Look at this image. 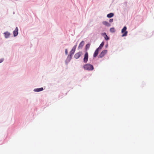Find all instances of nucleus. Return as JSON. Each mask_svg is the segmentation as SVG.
Returning a JSON list of instances; mask_svg holds the SVG:
<instances>
[{"mask_svg":"<svg viewBox=\"0 0 154 154\" xmlns=\"http://www.w3.org/2000/svg\"><path fill=\"white\" fill-rule=\"evenodd\" d=\"M14 35V36H17L18 34V28L16 27L14 30L13 32Z\"/></svg>","mask_w":154,"mask_h":154,"instance_id":"obj_7","label":"nucleus"},{"mask_svg":"<svg viewBox=\"0 0 154 154\" xmlns=\"http://www.w3.org/2000/svg\"><path fill=\"white\" fill-rule=\"evenodd\" d=\"M84 45V41H82L79 45L78 48H82Z\"/></svg>","mask_w":154,"mask_h":154,"instance_id":"obj_11","label":"nucleus"},{"mask_svg":"<svg viewBox=\"0 0 154 154\" xmlns=\"http://www.w3.org/2000/svg\"><path fill=\"white\" fill-rule=\"evenodd\" d=\"M90 46V44H88L86 45V47L87 49H88Z\"/></svg>","mask_w":154,"mask_h":154,"instance_id":"obj_17","label":"nucleus"},{"mask_svg":"<svg viewBox=\"0 0 154 154\" xmlns=\"http://www.w3.org/2000/svg\"><path fill=\"white\" fill-rule=\"evenodd\" d=\"M76 45H75L72 49L71 51H70L69 54L70 56H71L74 53L76 48Z\"/></svg>","mask_w":154,"mask_h":154,"instance_id":"obj_5","label":"nucleus"},{"mask_svg":"<svg viewBox=\"0 0 154 154\" xmlns=\"http://www.w3.org/2000/svg\"><path fill=\"white\" fill-rule=\"evenodd\" d=\"M104 45V42H103L101 43L99 47L97 48L99 50H100L102 49L103 46Z\"/></svg>","mask_w":154,"mask_h":154,"instance_id":"obj_13","label":"nucleus"},{"mask_svg":"<svg viewBox=\"0 0 154 154\" xmlns=\"http://www.w3.org/2000/svg\"><path fill=\"white\" fill-rule=\"evenodd\" d=\"M102 23L106 26H110V24L107 22L106 21H104Z\"/></svg>","mask_w":154,"mask_h":154,"instance_id":"obj_12","label":"nucleus"},{"mask_svg":"<svg viewBox=\"0 0 154 154\" xmlns=\"http://www.w3.org/2000/svg\"><path fill=\"white\" fill-rule=\"evenodd\" d=\"M99 51V50L97 48L95 50L93 55V57H96L97 56L98 54Z\"/></svg>","mask_w":154,"mask_h":154,"instance_id":"obj_9","label":"nucleus"},{"mask_svg":"<svg viewBox=\"0 0 154 154\" xmlns=\"http://www.w3.org/2000/svg\"><path fill=\"white\" fill-rule=\"evenodd\" d=\"M102 34L103 35H105V36L106 35H107L106 34V33L104 32V33H102Z\"/></svg>","mask_w":154,"mask_h":154,"instance_id":"obj_21","label":"nucleus"},{"mask_svg":"<svg viewBox=\"0 0 154 154\" xmlns=\"http://www.w3.org/2000/svg\"><path fill=\"white\" fill-rule=\"evenodd\" d=\"M3 60H4L3 59H0V63H1L3 61Z\"/></svg>","mask_w":154,"mask_h":154,"instance_id":"obj_20","label":"nucleus"},{"mask_svg":"<svg viewBox=\"0 0 154 154\" xmlns=\"http://www.w3.org/2000/svg\"><path fill=\"white\" fill-rule=\"evenodd\" d=\"M114 16V14L113 13H110L107 14V17L108 18H111Z\"/></svg>","mask_w":154,"mask_h":154,"instance_id":"obj_14","label":"nucleus"},{"mask_svg":"<svg viewBox=\"0 0 154 154\" xmlns=\"http://www.w3.org/2000/svg\"><path fill=\"white\" fill-rule=\"evenodd\" d=\"M88 60V54L87 52H86L85 54L84 57L83 59V61L85 63H86Z\"/></svg>","mask_w":154,"mask_h":154,"instance_id":"obj_4","label":"nucleus"},{"mask_svg":"<svg viewBox=\"0 0 154 154\" xmlns=\"http://www.w3.org/2000/svg\"><path fill=\"white\" fill-rule=\"evenodd\" d=\"M83 68L89 71L92 70L94 69L93 66L89 64H86L84 65Z\"/></svg>","mask_w":154,"mask_h":154,"instance_id":"obj_1","label":"nucleus"},{"mask_svg":"<svg viewBox=\"0 0 154 154\" xmlns=\"http://www.w3.org/2000/svg\"><path fill=\"white\" fill-rule=\"evenodd\" d=\"M127 27L125 26H124L122 30V37L126 36L128 33V32L126 31Z\"/></svg>","mask_w":154,"mask_h":154,"instance_id":"obj_2","label":"nucleus"},{"mask_svg":"<svg viewBox=\"0 0 154 154\" xmlns=\"http://www.w3.org/2000/svg\"><path fill=\"white\" fill-rule=\"evenodd\" d=\"M105 39L106 40H108L109 39V37L107 36V35H106L105 36H104Z\"/></svg>","mask_w":154,"mask_h":154,"instance_id":"obj_16","label":"nucleus"},{"mask_svg":"<svg viewBox=\"0 0 154 154\" xmlns=\"http://www.w3.org/2000/svg\"><path fill=\"white\" fill-rule=\"evenodd\" d=\"M4 34L5 35V37L6 38H8L10 35V33L8 32H5Z\"/></svg>","mask_w":154,"mask_h":154,"instance_id":"obj_8","label":"nucleus"},{"mask_svg":"<svg viewBox=\"0 0 154 154\" xmlns=\"http://www.w3.org/2000/svg\"><path fill=\"white\" fill-rule=\"evenodd\" d=\"M43 90V88H39L35 89L34 90V91L35 92H39L40 91H42Z\"/></svg>","mask_w":154,"mask_h":154,"instance_id":"obj_10","label":"nucleus"},{"mask_svg":"<svg viewBox=\"0 0 154 154\" xmlns=\"http://www.w3.org/2000/svg\"><path fill=\"white\" fill-rule=\"evenodd\" d=\"M82 54V52H79L75 54L74 57L76 59H78L81 56Z\"/></svg>","mask_w":154,"mask_h":154,"instance_id":"obj_6","label":"nucleus"},{"mask_svg":"<svg viewBox=\"0 0 154 154\" xmlns=\"http://www.w3.org/2000/svg\"><path fill=\"white\" fill-rule=\"evenodd\" d=\"M113 21V19H110L109 20V22L110 23H112Z\"/></svg>","mask_w":154,"mask_h":154,"instance_id":"obj_18","label":"nucleus"},{"mask_svg":"<svg viewBox=\"0 0 154 154\" xmlns=\"http://www.w3.org/2000/svg\"><path fill=\"white\" fill-rule=\"evenodd\" d=\"M107 52V50H105L103 51L100 54L99 56V57L102 58L105 55Z\"/></svg>","mask_w":154,"mask_h":154,"instance_id":"obj_3","label":"nucleus"},{"mask_svg":"<svg viewBox=\"0 0 154 154\" xmlns=\"http://www.w3.org/2000/svg\"><path fill=\"white\" fill-rule=\"evenodd\" d=\"M110 32H114L115 31V29L113 28H111L110 29Z\"/></svg>","mask_w":154,"mask_h":154,"instance_id":"obj_15","label":"nucleus"},{"mask_svg":"<svg viewBox=\"0 0 154 154\" xmlns=\"http://www.w3.org/2000/svg\"><path fill=\"white\" fill-rule=\"evenodd\" d=\"M65 52L66 54H68V51L67 49H66L65 50Z\"/></svg>","mask_w":154,"mask_h":154,"instance_id":"obj_19","label":"nucleus"}]
</instances>
